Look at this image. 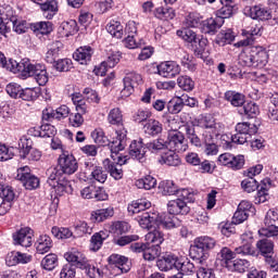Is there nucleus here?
I'll list each match as a JSON object with an SVG mask.
<instances>
[{
	"label": "nucleus",
	"instance_id": "f257e3e1",
	"mask_svg": "<svg viewBox=\"0 0 278 278\" xmlns=\"http://www.w3.org/2000/svg\"><path fill=\"white\" fill-rule=\"evenodd\" d=\"M148 151L151 153H157L164 149H169L170 151H177L178 153H184L188 151V143L186 142V137L184 134L177 129H170L167 132V140L162 138L155 139L147 143Z\"/></svg>",
	"mask_w": 278,
	"mask_h": 278
},
{
	"label": "nucleus",
	"instance_id": "f03ea898",
	"mask_svg": "<svg viewBox=\"0 0 278 278\" xmlns=\"http://www.w3.org/2000/svg\"><path fill=\"white\" fill-rule=\"evenodd\" d=\"M115 140L110 142L105 134L101 129H96L91 132V137L94 140L96 144L99 147H108L111 151L112 160H116L115 155L127 147V129L119 128L115 131Z\"/></svg>",
	"mask_w": 278,
	"mask_h": 278
},
{
	"label": "nucleus",
	"instance_id": "7ed1b4c3",
	"mask_svg": "<svg viewBox=\"0 0 278 278\" xmlns=\"http://www.w3.org/2000/svg\"><path fill=\"white\" fill-rule=\"evenodd\" d=\"M13 71L21 73L23 77H34L39 86H47L49 81V73L42 64H34L27 59H23L20 63H13Z\"/></svg>",
	"mask_w": 278,
	"mask_h": 278
},
{
	"label": "nucleus",
	"instance_id": "20e7f679",
	"mask_svg": "<svg viewBox=\"0 0 278 278\" xmlns=\"http://www.w3.org/2000/svg\"><path fill=\"white\" fill-rule=\"evenodd\" d=\"M48 185L53 188L58 197H64L65 194H73V186L71 181L62 177V172L58 167H51L48 169Z\"/></svg>",
	"mask_w": 278,
	"mask_h": 278
},
{
	"label": "nucleus",
	"instance_id": "39448f33",
	"mask_svg": "<svg viewBox=\"0 0 278 278\" xmlns=\"http://www.w3.org/2000/svg\"><path fill=\"white\" fill-rule=\"evenodd\" d=\"M216 247V240L212 237H200L197 238L193 242V245L190 249V256L192 260H197L198 262H205L210 254L207 251L214 249Z\"/></svg>",
	"mask_w": 278,
	"mask_h": 278
},
{
	"label": "nucleus",
	"instance_id": "423d86ee",
	"mask_svg": "<svg viewBox=\"0 0 278 278\" xmlns=\"http://www.w3.org/2000/svg\"><path fill=\"white\" fill-rule=\"evenodd\" d=\"M257 126L248 122L239 123L236 125V132L231 136V141L235 144H244L251 142V136H255Z\"/></svg>",
	"mask_w": 278,
	"mask_h": 278
},
{
	"label": "nucleus",
	"instance_id": "0eeeda50",
	"mask_svg": "<svg viewBox=\"0 0 278 278\" xmlns=\"http://www.w3.org/2000/svg\"><path fill=\"white\" fill-rule=\"evenodd\" d=\"M200 127L204 129L202 138H205V136L218 137L225 131V125L220 122H216V118L212 115L202 117Z\"/></svg>",
	"mask_w": 278,
	"mask_h": 278
},
{
	"label": "nucleus",
	"instance_id": "6e6552de",
	"mask_svg": "<svg viewBox=\"0 0 278 278\" xmlns=\"http://www.w3.org/2000/svg\"><path fill=\"white\" fill-rule=\"evenodd\" d=\"M115 155L114 162H112L110 159H105L103 161V166L108 173H110L111 177L113 179H123V165L127 164V156H122V155Z\"/></svg>",
	"mask_w": 278,
	"mask_h": 278
},
{
	"label": "nucleus",
	"instance_id": "1a4fd4ad",
	"mask_svg": "<svg viewBox=\"0 0 278 278\" xmlns=\"http://www.w3.org/2000/svg\"><path fill=\"white\" fill-rule=\"evenodd\" d=\"M79 168V164L77 163V159L68 152H62L59 156V168L61 176L62 175H74L77 173Z\"/></svg>",
	"mask_w": 278,
	"mask_h": 278
},
{
	"label": "nucleus",
	"instance_id": "9d476101",
	"mask_svg": "<svg viewBox=\"0 0 278 278\" xmlns=\"http://www.w3.org/2000/svg\"><path fill=\"white\" fill-rule=\"evenodd\" d=\"M20 157H27L29 162H38L42 157V152L29 146L27 137H21L18 140Z\"/></svg>",
	"mask_w": 278,
	"mask_h": 278
},
{
	"label": "nucleus",
	"instance_id": "9b49d317",
	"mask_svg": "<svg viewBox=\"0 0 278 278\" xmlns=\"http://www.w3.org/2000/svg\"><path fill=\"white\" fill-rule=\"evenodd\" d=\"M16 179L21 181L26 190H36L40 186V179L31 175L29 166L20 167L17 169Z\"/></svg>",
	"mask_w": 278,
	"mask_h": 278
},
{
	"label": "nucleus",
	"instance_id": "f8f14e48",
	"mask_svg": "<svg viewBox=\"0 0 278 278\" xmlns=\"http://www.w3.org/2000/svg\"><path fill=\"white\" fill-rule=\"evenodd\" d=\"M245 16H250L253 21H270L273 18V11L262 4L247 7L244 9Z\"/></svg>",
	"mask_w": 278,
	"mask_h": 278
},
{
	"label": "nucleus",
	"instance_id": "ddd939ff",
	"mask_svg": "<svg viewBox=\"0 0 278 278\" xmlns=\"http://www.w3.org/2000/svg\"><path fill=\"white\" fill-rule=\"evenodd\" d=\"M278 222V212L275 210H269L266 213L264 223H265V228H261L258 230V235L265 238L268 233H277V226L276 223Z\"/></svg>",
	"mask_w": 278,
	"mask_h": 278
},
{
	"label": "nucleus",
	"instance_id": "4468645a",
	"mask_svg": "<svg viewBox=\"0 0 278 278\" xmlns=\"http://www.w3.org/2000/svg\"><path fill=\"white\" fill-rule=\"evenodd\" d=\"M177 36L182 38L186 42H190L194 47L199 45L200 49H204L205 45H207V39H201L197 36V33L190 28H184L181 30H177Z\"/></svg>",
	"mask_w": 278,
	"mask_h": 278
},
{
	"label": "nucleus",
	"instance_id": "2eb2a0df",
	"mask_svg": "<svg viewBox=\"0 0 278 278\" xmlns=\"http://www.w3.org/2000/svg\"><path fill=\"white\" fill-rule=\"evenodd\" d=\"M157 72L161 77L173 78L181 73V67L175 61H166L157 65Z\"/></svg>",
	"mask_w": 278,
	"mask_h": 278
},
{
	"label": "nucleus",
	"instance_id": "dca6fc26",
	"mask_svg": "<svg viewBox=\"0 0 278 278\" xmlns=\"http://www.w3.org/2000/svg\"><path fill=\"white\" fill-rule=\"evenodd\" d=\"M66 262L76 266V268H86L88 266V258L83 252L72 249L70 252L64 254Z\"/></svg>",
	"mask_w": 278,
	"mask_h": 278
},
{
	"label": "nucleus",
	"instance_id": "f3484780",
	"mask_svg": "<svg viewBox=\"0 0 278 278\" xmlns=\"http://www.w3.org/2000/svg\"><path fill=\"white\" fill-rule=\"evenodd\" d=\"M109 264L112 268H116L117 275L129 273L131 269L129 266V260L121 254H112L109 257Z\"/></svg>",
	"mask_w": 278,
	"mask_h": 278
},
{
	"label": "nucleus",
	"instance_id": "a211bd4d",
	"mask_svg": "<svg viewBox=\"0 0 278 278\" xmlns=\"http://www.w3.org/2000/svg\"><path fill=\"white\" fill-rule=\"evenodd\" d=\"M14 244H18L20 247H31L34 242V231L30 228H22L20 231L13 235Z\"/></svg>",
	"mask_w": 278,
	"mask_h": 278
},
{
	"label": "nucleus",
	"instance_id": "6ab92c4d",
	"mask_svg": "<svg viewBox=\"0 0 278 278\" xmlns=\"http://www.w3.org/2000/svg\"><path fill=\"white\" fill-rule=\"evenodd\" d=\"M80 197L83 199H94V201H108L105 191L97 188L94 185H90L80 190Z\"/></svg>",
	"mask_w": 278,
	"mask_h": 278
},
{
	"label": "nucleus",
	"instance_id": "aec40b11",
	"mask_svg": "<svg viewBox=\"0 0 278 278\" xmlns=\"http://www.w3.org/2000/svg\"><path fill=\"white\" fill-rule=\"evenodd\" d=\"M147 149H149L142 142V139L134 140L129 146V155L132 160H138V162H144V157L147 155Z\"/></svg>",
	"mask_w": 278,
	"mask_h": 278
},
{
	"label": "nucleus",
	"instance_id": "412c9836",
	"mask_svg": "<svg viewBox=\"0 0 278 278\" xmlns=\"http://www.w3.org/2000/svg\"><path fill=\"white\" fill-rule=\"evenodd\" d=\"M242 245L235 249L237 255H255V249H253V236L243 233L241 236Z\"/></svg>",
	"mask_w": 278,
	"mask_h": 278
},
{
	"label": "nucleus",
	"instance_id": "4be33fe9",
	"mask_svg": "<svg viewBox=\"0 0 278 278\" xmlns=\"http://www.w3.org/2000/svg\"><path fill=\"white\" fill-rule=\"evenodd\" d=\"M156 225L159 229H175L179 225V219L170 213H163L156 215Z\"/></svg>",
	"mask_w": 278,
	"mask_h": 278
},
{
	"label": "nucleus",
	"instance_id": "5701e85b",
	"mask_svg": "<svg viewBox=\"0 0 278 278\" xmlns=\"http://www.w3.org/2000/svg\"><path fill=\"white\" fill-rule=\"evenodd\" d=\"M33 3H37L40 5L43 16L48 18V21H51L53 16H55V13L58 12V1L55 0H31Z\"/></svg>",
	"mask_w": 278,
	"mask_h": 278
},
{
	"label": "nucleus",
	"instance_id": "b1692460",
	"mask_svg": "<svg viewBox=\"0 0 278 278\" xmlns=\"http://www.w3.org/2000/svg\"><path fill=\"white\" fill-rule=\"evenodd\" d=\"M262 27L253 25L250 28L243 30V36L247 37L235 45V47H252L255 42V36H260Z\"/></svg>",
	"mask_w": 278,
	"mask_h": 278
},
{
	"label": "nucleus",
	"instance_id": "393cba45",
	"mask_svg": "<svg viewBox=\"0 0 278 278\" xmlns=\"http://www.w3.org/2000/svg\"><path fill=\"white\" fill-rule=\"evenodd\" d=\"M167 212L174 216H177V214H189L190 206H188L186 201L181 200V198H177L167 203Z\"/></svg>",
	"mask_w": 278,
	"mask_h": 278
},
{
	"label": "nucleus",
	"instance_id": "a878e982",
	"mask_svg": "<svg viewBox=\"0 0 278 278\" xmlns=\"http://www.w3.org/2000/svg\"><path fill=\"white\" fill-rule=\"evenodd\" d=\"M94 54V50L90 46H84L78 48L73 54L74 60L79 62V64L86 65L90 60H92V55Z\"/></svg>",
	"mask_w": 278,
	"mask_h": 278
},
{
	"label": "nucleus",
	"instance_id": "bb28decb",
	"mask_svg": "<svg viewBox=\"0 0 278 278\" xmlns=\"http://www.w3.org/2000/svg\"><path fill=\"white\" fill-rule=\"evenodd\" d=\"M223 23H225V21H223V18H214L211 17L208 20H205L202 23V33L203 34H210L211 36H214V34H216V31H218V29H220V27H223Z\"/></svg>",
	"mask_w": 278,
	"mask_h": 278
},
{
	"label": "nucleus",
	"instance_id": "cd10ccee",
	"mask_svg": "<svg viewBox=\"0 0 278 278\" xmlns=\"http://www.w3.org/2000/svg\"><path fill=\"white\" fill-rule=\"evenodd\" d=\"M179 258L173 254H165L162 258L156 262L159 270L168 271L177 268Z\"/></svg>",
	"mask_w": 278,
	"mask_h": 278
},
{
	"label": "nucleus",
	"instance_id": "c85d7f7f",
	"mask_svg": "<svg viewBox=\"0 0 278 278\" xmlns=\"http://www.w3.org/2000/svg\"><path fill=\"white\" fill-rule=\"evenodd\" d=\"M253 66L264 68L268 64V53L261 47H252Z\"/></svg>",
	"mask_w": 278,
	"mask_h": 278
},
{
	"label": "nucleus",
	"instance_id": "c756f323",
	"mask_svg": "<svg viewBox=\"0 0 278 278\" xmlns=\"http://www.w3.org/2000/svg\"><path fill=\"white\" fill-rule=\"evenodd\" d=\"M270 237L261 239L256 242V249L260 251L261 255L266 257H270L273 251H275V242L269 239Z\"/></svg>",
	"mask_w": 278,
	"mask_h": 278
},
{
	"label": "nucleus",
	"instance_id": "7c9ffc66",
	"mask_svg": "<svg viewBox=\"0 0 278 278\" xmlns=\"http://www.w3.org/2000/svg\"><path fill=\"white\" fill-rule=\"evenodd\" d=\"M160 164H165V166H181V157L174 150H169L161 155Z\"/></svg>",
	"mask_w": 278,
	"mask_h": 278
},
{
	"label": "nucleus",
	"instance_id": "2f4dec72",
	"mask_svg": "<svg viewBox=\"0 0 278 278\" xmlns=\"http://www.w3.org/2000/svg\"><path fill=\"white\" fill-rule=\"evenodd\" d=\"M71 114V109L66 105H61L55 111H52L51 113H47L43 111L42 119L43 121H50L51 118H55L56 121H62V118H67V116Z\"/></svg>",
	"mask_w": 278,
	"mask_h": 278
},
{
	"label": "nucleus",
	"instance_id": "473e14b6",
	"mask_svg": "<svg viewBox=\"0 0 278 278\" xmlns=\"http://www.w3.org/2000/svg\"><path fill=\"white\" fill-rule=\"evenodd\" d=\"M53 247V240L48 235H41L36 243L37 253L40 255H45V253H49L51 248Z\"/></svg>",
	"mask_w": 278,
	"mask_h": 278
},
{
	"label": "nucleus",
	"instance_id": "72a5a7b5",
	"mask_svg": "<svg viewBox=\"0 0 278 278\" xmlns=\"http://www.w3.org/2000/svg\"><path fill=\"white\" fill-rule=\"evenodd\" d=\"M143 131L144 134H148V136H159V134H162L163 131L162 123L154 118H150L144 124Z\"/></svg>",
	"mask_w": 278,
	"mask_h": 278
},
{
	"label": "nucleus",
	"instance_id": "f704fd0d",
	"mask_svg": "<svg viewBox=\"0 0 278 278\" xmlns=\"http://www.w3.org/2000/svg\"><path fill=\"white\" fill-rule=\"evenodd\" d=\"M139 225L141 229H151L153 225H157V214L155 213H143L139 216Z\"/></svg>",
	"mask_w": 278,
	"mask_h": 278
},
{
	"label": "nucleus",
	"instance_id": "c9c22d12",
	"mask_svg": "<svg viewBox=\"0 0 278 278\" xmlns=\"http://www.w3.org/2000/svg\"><path fill=\"white\" fill-rule=\"evenodd\" d=\"M105 240H108L105 231L93 233L90 239V250L93 251V253H97V251L103 247V242H105Z\"/></svg>",
	"mask_w": 278,
	"mask_h": 278
},
{
	"label": "nucleus",
	"instance_id": "e433bc0d",
	"mask_svg": "<svg viewBox=\"0 0 278 278\" xmlns=\"http://www.w3.org/2000/svg\"><path fill=\"white\" fill-rule=\"evenodd\" d=\"M118 62H121V54L118 52H112L108 55L106 60L102 62L100 66V75H105V68H114Z\"/></svg>",
	"mask_w": 278,
	"mask_h": 278
},
{
	"label": "nucleus",
	"instance_id": "4c0bfd02",
	"mask_svg": "<svg viewBox=\"0 0 278 278\" xmlns=\"http://www.w3.org/2000/svg\"><path fill=\"white\" fill-rule=\"evenodd\" d=\"M225 99L228 101L233 108H242L244 105V94L238 91H226Z\"/></svg>",
	"mask_w": 278,
	"mask_h": 278
},
{
	"label": "nucleus",
	"instance_id": "58836bf2",
	"mask_svg": "<svg viewBox=\"0 0 278 278\" xmlns=\"http://www.w3.org/2000/svg\"><path fill=\"white\" fill-rule=\"evenodd\" d=\"M112 216H114L113 207L101 208L91 214V220L93 223H103V220H108V218H112Z\"/></svg>",
	"mask_w": 278,
	"mask_h": 278
},
{
	"label": "nucleus",
	"instance_id": "ea45409f",
	"mask_svg": "<svg viewBox=\"0 0 278 278\" xmlns=\"http://www.w3.org/2000/svg\"><path fill=\"white\" fill-rule=\"evenodd\" d=\"M162 254V248L160 245H153L147 243L146 250H143V260L147 262H153L157 260V256Z\"/></svg>",
	"mask_w": 278,
	"mask_h": 278
},
{
	"label": "nucleus",
	"instance_id": "a19ab883",
	"mask_svg": "<svg viewBox=\"0 0 278 278\" xmlns=\"http://www.w3.org/2000/svg\"><path fill=\"white\" fill-rule=\"evenodd\" d=\"M203 138L204 143V152L206 155H216L218 153V146L216 144V138L218 137H212L210 135H205Z\"/></svg>",
	"mask_w": 278,
	"mask_h": 278
},
{
	"label": "nucleus",
	"instance_id": "79ce46f5",
	"mask_svg": "<svg viewBox=\"0 0 278 278\" xmlns=\"http://www.w3.org/2000/svg\"><path fill=\"white\" fill-rule=\"evenodd\" d=\"M60 49H62V42L60 41H54L50 45V48L46 53V62H48V64H53V62L58 60L60 56Z\"/></svg>",
	"mask_w": 278,
	"mask_h": 278
},
{
	"label": "nucleus",
	"instance_id": "37998d69",
	"mask_svg": "<svg viewBox=\"0 0 278 278\" xmlns=\"http://www.w3.org/2000/svg\"><path fill=\"white\" fill-rule=\"evenodd\" d=\"M184 129L190 144L197 148L203 147V141H201V138H199V136L197 135V131L194 130V126L185 125Z\"/></svg>",
	"mask_w": 278,
	"mask_h": 278
},
{
	"label": "nucleus",
	"instance_id": "c03bdc74",
	"mask_svg": "<svg viewBox=\"0 0 278 278\" xmlns=\"http://www.w3.org/2000/svg\"><path fill=\"white\" fill-rule=\"evenodd\" d=\"M149 207H151L149 200L140 199L128 205V212L129 214H140V212H144V210H149Z\"/></svg>",
	"mask_w": 278,
	"mask_h": 278
},
{
	"label": "nucleus",
	"instance_id": "a18cd8bd",
	"mask_svg": "<svg viewBox=\"0 0 278 278\" xmlns=\"http://www.w3.org/2000/svg\"><path fill=\"white\" fill-rule=\"evenodd\" d=\"M176 270H180L181 277H184V275H192V273H194V264L188 258H178Z\"/></svg>",
	"mask_w": 278,
	"mask_h": 278
},
{
	"label": "nucleus",
	"instance_id": "49530a36",
	"mask_svg": "<svg viewBox=\"0 0 278 278\" xmlns=\"http://www.w3.org/2000/svg\"><path fill=\"white\" fill-rule=\"evenodd\" d=\"M241 66H253V47L245 46V49L239 55Z\"/></svg>",
	"mask_w": 278,
	"mask_h": 278
},
{
	"label": "nucleus",
	"instance_id": "de8ad7c7",
	"mask_svg": "<svg viewBox=\"0 0 278 278\" xmlns=\"http://www.w3.org/2000/svg\"><path fill=\"white\" fill-rule=\"evenodd\" d=\"M146 240L148 244L160 247L164 242V233L160 229H154L146 235Z\"/></svg>",
	"mask_w": 278,
	"mask_h": 278
},
{
	"label": "nucleus",
	"instance_id": "09e8293b",
	"mask_svg": "<svg viewBox=\"0 0 278 278\" xmlns=\"http://www.w3.org/2000/svg\"><path fill=\"white\" fill-rule=\"evenodd\" d=\"M142 84V76L136 72H130L124 77V86H129L130 88H138Z\"/></svg>",
	"mask_w": 278,
	"mask_h": 278
},
{
	"label": "nucleus",
	"instance_id": "8fccbe9b",
	"mask_svg": "<svg viewBox=\"0 0 278 278\" xmlns=\"http://www.w3.org/2000/svg\"><path fill=\"white\" fill-rule=\"evenodd\" d=\"M30 29L36 34L47 36V34H51L53 31V24H51V22H38L33 24Z\"/></svg>",
	"mask_w": 278,
	"mask_h": 278
},
{
	"label": "nucleus",
	"instance_id": "3c124183",
	"mask_svg": "<svg viewBox=\"0 0 278 278\" xmlns=\"http://www.w3.org/2000/svg\"><path fill=\"white\" fill-rule=\"evenodd\" d=\"M154 14L156 18H160L161 21H173V18H175V9L170 7H160L155 10Z\"/></svg>",
	"mask_w": 278,
	"mask_h": 278
},
{
	"label": "nucleus",
	"instance_id": "603ef678",
	"mask_svg": "<svg viewBox=\"0 0 278 278\" xmlns=\"http://www.w3.org/2000/svg\"><path fill=\"white\" fill-rule=\"evenodd\" d=\"M159 190H161L162 194L170 197L173 194L177 195L179 189L173 180H165L159 185Z\"/></svg>",
	"mask_w": 278,
	"mask_h": 278
},
{
	"label": "nucleus",
	"instance_id": "864d4df0",
	"mask_svg": "<svg viewBox=\"0 0 278 278\" xmlns=\"http://www.w3.org/2000/svg\"><path fill=\"white\" fill-rule=\"evenodd\" d=\"M106 31L113 36V38H123V25L118 21H111L106 25Z\"/></svg>",
	"mask_w": 278,
	"mask_h": 278
},
{
	"label": "nucleus",
	"instance_id": "5fc2aeb1",
	"mask_svg": "<svg viewBox=\"0 0 278 278\" xmlns=\"http://www.w3.org/2000/svg\"><path fill=\"white\" fill-rule=\"evenodd\" d=\"M138 240H140L138 235L114 237L113 244H116L117 247H127V244H131V242H138Z\"/></svg>",
	"mask_w": 278,
	"mask_h": 278
},
{
	"label": "nucleus",
	"instance_id": "6e6d98bb",
	"mask_svg": "<svg viewBox=\"0 0 278 278\" xmlns=\"http://www.w3.org/2000/svg\"><path fill=\"white\" fill-rule=\"evenodd\" d=\"M136 186L139 189L151 190L157 186V180L153 176H146L136 181Z\"/></svg>",
	"mask_w": 278,
	"mask_h": 278
},
{
	"label": "nucleus",
	"instance_id": "4d7b16f0",
	"mask_svg": "<svg viewBox=\"0 0 278 278\" xmlns=\"http://www.w3.org/2000/svg\"><path fill=\"white\" fill-rule=\"evenodd\" d=\"M233 14H236V4H224L223 8L217 11L216 16L225 21V18H231Z\"/></svg>",
	"mask_w": 278,
	"mask_h": 278
},
{
	"label": "nucleus",
	"instance_id": "13d9d810",
	"mask_svg": "<svg viewBox=\"0 0 278 278\" xmlns=\"http://www.w3.org/2000/svg\"><path fill=\"white\" fill-rule=\"evenodd\" d=\"M129 229H131V227L126 222H115L111 225V233L114 236H123V233H127Z\"/></svg>",
	"mask_w": 278,
	"mask_h": 278
},
{
	"label": "nucleus",
	"instance_id": "bf43d9fd",
	"mask_svg": "<svg viewBox=\"0 0 278 278\" xmlns=\"http://www.w3.org/2000/svg\"><path fill=\"white\" fill-rule=\"evenodd\" d=\"M15 154V148L0 143V162H8V160H12V157H14Z\"/></svg>",
	"mask_w": 278,
	"mask_h": 278
},
{
	"label": "nucleus",
	"instance_id": "052dcab7",
	"mask_svg": "<svg viewBox=\"0 0 278 278\" xmlns=\"http://www.w3.org/2000/svg\"><path fill=\"white\" fill-rule=\"evenodd\" d=\"M108 121L110 125H123V113L121 112V109H112L109 112Z\"/></svg>",
	"mask_w": 278,
	"mask_h": 278
},
{
	"label": "nucleus",
	"instance_id": "680f3d73",
	"mask_svg": "<svg viewBox=\"0 0 278 278\" xmlns=\"http://www.w3.org/2000/svg\"><path fill=\"white\" fill-rule=\"evenodd\" d=\"M177 84L181 90H185L186 92H191V90H194V80L190 78L189 76H180L177 78Z\"/></svg>",
	"mask_w": 278,
	"mask_h": 278
},
{
	"label": "nucleus",
	"instance_id": "e2e57ef3",
	"mask_svg": "<svg viewBox=\"0 0 278 278\" xmlns=\"http://www.w3.org/2000/svg\"><path fill=\"white\" fill-rule=\"evenodd\" d=\"M41 266L45 270H53L58 266V255L48 254L41 261Z\"/></svg>",
	"mask_w": 278,
	"mask_h": 278
},
{
	"label": "nucleus",
	"instance_id": "0e129e2a",
	"mask_svg": "<svg viewBox=\"0 0 278 278\" xmlns=\"http://www.w3.org/2000/svg\"><path fill=\"white\" fill-rule=\"evenodd\" d=\"M243 114L249 118H255L260 114V106L255 102H248L243 105Z\"/></svg>",
	"mask_w": 278,
	"mask_h": 278
},
{
	"label": "nucleus",
	"instance_id": "69168bd1",
	"mask_svg": "<svg viewBox=\"0 0 278 278\" xmlns=\"http://www.w3.org/2000/svg\"><path fill=\"white\" fill-rule=\"evenodd\" d=\"M203 17L198 13H189L184 22L185 27H199Z\"/></svg>",
	"mask_w": 278,
	"mask_h": 278
},
{
	"label": "nucleus",
	"instance_id": "338daca9",
	"mask_svg": "<svg viewBox=\"0 0 278 278\" xmlns=\"http://www.w3.org/2000/svg\"><path fill=\"white\" fill-rule=\"evenodd\" d=\"M169 114H179L184 110L181 98H174L167 103Z\"/></svg>",
	"mask_w": 278,
	"mask_h": 278
},
{
	"label": "nucleus",
	"instance_id": "774afa93",
	"mask_svg": "<svg viewBox=\"0 0 278 278\" xmlns=\"http://www.w3.org/2000/svg\"><path fill=\"white\" fill-rule=\"evenodd\" d=\"M0 197L3 201H9L12 203L16 194L14 193V189H12V187L0 185Z\"/></svg>",
	"mask_w": 278,
	"mask_h": 278
}]
</instances>
